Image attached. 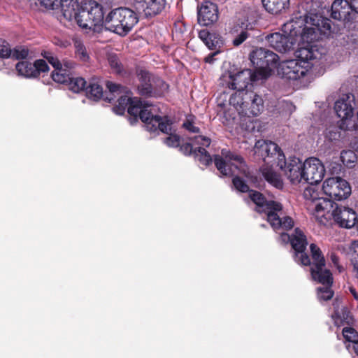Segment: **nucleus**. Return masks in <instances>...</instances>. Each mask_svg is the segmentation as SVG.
Listing matches in <instances>:
<instances>
[{"label": "nucleus", "instance_id": "f704fd0d", "mask_svg": "<svg viewBox=\"0 0 358 358\" xmlns=\"http://www.w3.org/2000/svg\"><path fill=\"white\" fill-rule=\"evenodd\" d=\"M143 106V104L141 100L134 98L127 108L128 113L136 119L137 116H139Z\"/></svg>", "mask_w": 358, "mask_h": 358}, {"label": "nucleus", "instance_id": "393cba45", "mask_svg": "<svg viewBox=\"0 0 358 358\" xmlns=\"http://www.w3.org/2000/svg\"><path fill=\"white\" fill-rule=\"evenodd\" d=\"M44 57L55 68L52 73V78L55 82L67 84L70 80L71 73L66 69L61 68V62L50 52H45Z\"/></svg>", "mask_w": 358, "mask_h": 358}, {"label": "nucleus", "instance_id": "f257e3e1", "mask_svg": "<svg viewBox=\"0 0 358 358\" xmlns=\"http://www.w3.org/2000/svg\"><path fill=\"white\" fill-rule=\"evenodd\" d=\"M221 154V156L214 157L215 165L217 170L226 176L234 175L236 171L245 176L246 180L238 176L234 178L233 184L235 188L241 192H249L251 200L256 205V210L265 214L268 222L273 230L278 231L292 229L294 227V221L292 217L284 215L280 203L267 200L262 193L250 190L247 182H255V180L248 171L243 159L240 155L227 150H222Z\"/></svg>", "mask_w": 358, "mask_h": 358}, {"label": "nucleus", "instance_id": "423d86ee", "mask_svg": "<svg viewBox=\"0 0 358 358\" xmlns=\"http://www.w3.org/2000/svg\"><path fill=\"white\" fill-rule=\"evenodd\" d=\"M229 104L243 117L257 116L263 110L261 96L252 91L236 90L229 99Z\"/></svg>", "mask_w": 358, "mask_h": 358}, {"label": "nucleus", "instance_id": "58836bf2", "mask_svg": "<svg viewBox=\"0 0 358 358\" xmlns=\"http://www.w3.org/2000/svg\"><path fill=\"white\" fill-rule=\"evenodd\" d=\"M108 63L111 69L117 73L122 71V66L119 61L118 57L115 55H111L108 57Z\"/></svg>", "mask_w": 358, "mask_h": 358}, {"label": "nucleus", "instance_id": "ddd939ff", "mask_svg": "<svg viewBox=\"0 0 358 358\" xmlns=\"http://www.w3.org/2000/svg\"><path fill=\"white\" fill-rule=\"evenodd\" d=\"M139 117L145 124L146 129L149 131L159 130L164 134H169L171 131V122L167 117L153 115L151 110L145 105L141 110Z\"/></svg>", "mask_w": 358, "mask_h": 358}, {"label": "nucleus", "instance_id": "39448f33", "mask_svg": "<svg viewBox=\"0 0 358 358\" xmlns=\"http://www.w3.org/2000/svg\"><path fill=\"white\" fill-rule=\"evenodd\" d=\"M73 19L86 33L90 31L99 32L103 24H105L102 6L92 0L85 1L79 8H75V15L72 16Z\"/></svg>", "mask_w": 358, "mask_h": 358}, {"label": "nucleus", "instance_id": "a18cd8bd", "mask_svg": "<svg viewBox=\"0 0 358 358\" xmlns=\"http://www.w3.org/2000/svg\"><path fill=\"white\" fill-rule=\"evenodd\" d=\"M352 262L354 266L355 275L358 278V241L353 244V253L352 255Z\"/></svg>", "mask_w": 358, "mask_h": 358}, {"label": "nucleus", "instance_id": "c756f323", "mask_svg": "<svg viewBox=\"0 0 358 358\" xmlns=\"http://www.w3.org/2000/svg\"><path fill=\"white\" fill-rule=\"evenodd\" d=\"M289 3V0H262L265 9L271 13H278L285 9Z\"/></svg>", "mask_w": 358, "mask_h": 358}, {"label": "nucleus", "instance_id": "79ce46f5", "mask_svg": "<svg viewBox=\"0 0 358 358\" xmlns=\"http://www.w3.org/2000/svg\"><path fill=\"white\" fill-rule=\"evenodd\" d=\"M29 55L28 50L22 47L15 48L12 50L11 56L16 59H25Z\"/></svg>", "mask_w": 358, "mask_h": 358}, {"label": "nucleus", "instance_id": "bb28decb", "mask_svg": "<svg viewBox=\"0 0 358 358\" xmlns=\"http://www.w3.org/2000/svg\"><path fill=\"white\" fill-rule=\"evenodd\" d=\"M334 313L332 315V319L335 325L341 326L345 324H350L352 322V317L350 313L344 306L340 307L338 302L334 303Z\"/></svg>", "mask_w": 358, "mask_h": 358}, {"label": "nucleus", "instance_id": "37998d69", "mask_svg": "<svg viewBox=\"0 0 358 358\" xmlns=\"http://www.w3.org/2000/svg\"><path fill=\"white\" fill-rule=\"evenodd\" d=\"M325 137L328 141L334 142L340 138L341 133L336 127L329 128L327 129Z\"/></svg>", "mask_w": 358, "mask_h": 358}, {"label": "nucleus", "instance_id": "4d7b16f0", "mask_svg": "<svg viewBox=\"0 0 358 358\" xmlns=\"http://www.w3.org/2000/svg\"><path fill=\"white\" fill-rule=\"evenodd\" d=\"M285 105L288 108H293V110L295 109V106H292V103H290L286 102Z\"/></svg>", "mask_w": 358, "mask_h": 358}, {"label": "nucleus", "instance_id": "09e8293b", "mask_svg": "<svg viewBox=\"0 0 358 358\" xmlns=\"http://www.w3.org/2000/svg\"><path fill=\"white\" fill-rule=\"evenodd\" d=\"M180 150L183 154L186 155H189L192 153H194V151L193 145L189 143H187L182 145L180 148Z\"/></svg>", "mask_w": 358, "mask_h": 358}, {"label": "nucleus", "instance_id": "4c0bfd02", "mask_svg": "<svg viewBox=\"0 0 358 358\" xmlns=\"http://www.w3.org/2000/svg\"><path fill=\"white\" fill-rule=\"evenodd\" d=\"M343 335L344 338L350 342H355L358 340L357 332L352 327H345L343 329Z\"/></svg>", "mask_w": 358, "mask_h": 358}, {"label": "nucleus", "instance_id": "6e6d98bb", "mask_svg": "<svg viewBox=\"0 0 358 358\" xmlns=\"http://www.w3.org/2000/svg\"><path fill=\"white\" fill-rule=\"evenodd\" d=\"M353 349L355 352L358 355V340L357 341L353 342Z\"/></svg>", "mask_w": 358, "mask_h": 358}, {"label": "nucleus", "instance_id": "cd10ccee", "mask_svg": "<svg viewBox=\"0 0 358 358\" xmlns=\"http://www.w3.org/2000/svg\"><path fill=\"white\" fill-rule=\"evenodd\" d=\"M63 16L71 21L73 14L75 15V8L82 6L86 0H60Z\"/></svg>", "mask_w": 358, "mask_h": 358}, {"label": "nucleus", "instance_id": "c9c22d12", "mask_svg": "<svg viewBox=\"0 0 358 358\" xmlns=\"http://www.w3.org/2000/svg\"><path fill=\"white\" fill-rule=\"evenodd\" d=\"M224 45L222 38L216 33L211 34V36L208 42H207V47L210 50H220Z\"/></svg>", "mask_w": 358, "mask_h": 358}, {"label": "nucleus", "instance_id": "5fc2aeb1", "mask_svg": "<svg viewBox=\"0 0 358 358\" xmlns=\"http://www.w3.org/2000/svg\"><path fill=\"white\" fill-rule=\"evenodd\" d=\"M350 293L352 295L355 300L358 301V291L353 287H349Z\"/></svg>", "mask_w": 358, "mask_h": 358}, {"label": "nucleus", "instance_id": "13d9d810", "mask_svg": "<svg viewBox=\"0 0 358 358\" xmlns=\"http://www.w3.org/2000/svg\"><path fill=\"white\" fill-rule=\"evenodd\" d=\"M357 119H358V111H357Z\"/></svg>", "mask_w": 358, "mask_h": 358}, {"label": "nucleus", "instance_id": "0eeeda50", "mask_svg": "<svg viewBox=\"0 0 358 358\" xmlns=\"http://www.w3.org/2000/svg\"><path fill=\"white\" fill-rule=\"evenodd\" d=\"M303 196L307 201V209L310 213L320 224L326 225L330 220V211L334 202L320 197V193L313 186L306 187Z\"/></svg>", "mask_w": 358, "mask_h": 358}, {"label": "nucleus", "instance_id": "b1692460", "mask_svg": "<svg viewBox=\"0 0 358 358\" xmlns=\"http://www.w3.org/2000/svg\"><path fill=\"white\" fill-rule=\"evenodd\" d=\"M194 145H200L198 148H195L194 154L201 164L208 166L212 162V157L209 153L203 147H208L210 144V139L204 136H196L190 139Z\"/></svg>", "mask_w": 358, "mask_h": 358}, {"label": "nucleus", "instance_id": "f8f14e48", "mask_svg": "<svg viewBox=\"0 0 358 358\" xmlns=\"http://www.w3.org/2000/svg\"><path fill=\"white\" fill-rule=\"evenodd\" d=\"M324 193L329 199L341 201L347 199L351 194V187L345 180L340 177H332L324 180L322 185Z\"/></svg>", "mask_w": 358, "mask_h": 358}, {"label": "nucleus", "instance_id": "5701e85b", "mask_svg": "<svg viewBox=\"0 0 358 358\" xmlns=\"http://www.w3.org/2000/svg\"><path fill=\"white\" fill-rule=\"evenodd\" d=\"M166 5V0H135L134 6L146 17H152L161 13Z\"/></svg>", "mask_w": 358, "mask_h": 358}, {"label": "nucleus", "instance_id": "9d476101", "mask_svg": "<svg viewBox=\"0 0 358 358\" xmlns=\"http://www.w3.org/2000/svg\"><path fill=\"white\" fill-rule=\"evenodd\" d=\"M297 22L290 21L283 25L285 34L278 32L268 34L265 36V41L269 46L280 52H286L293 48L296 43L298 34L301 36V31L296 26Z\"/></svg>", "mask_w": 358, "mask_h": 358}, {"label": "nucleus", "instance_id": "e433bc0d", "mask_svg": "<svg viewBox=\"0 0 358 358\" xmlns=\"http://www.w3.org/2000/svg\"><path fill=\"white\" fill-rule=\"evenodd\" d=\"M12 50L8 42L0 39V57L8 58L11 56Z\"/></svg>", "mask_w": 358, "mask_h": 358}, {"label": "nucleus", "instance_id": "864d4df0", "mask_svg": "<svg viewBox=\"0 0 358 358\" xmlns=\"http://www.w3.org/2000/svg\"><path fill=\"white\" fill-rule=\"evenodd\" d=\"M38 1L45 8H51L53 6L52 0H38Z\"/></svg>", "mask_w": 358, "mask_h": 358}, {"label": "nucleus", "instance_id": "3c124183", "mask_svg": "<svg viewBox=\"0 0 358 358\" xmlns=\"http://www.w3.org/2000/svg\"><path fill=\"white\" fill-rule=\"evenodd\" d=\"M220 52V50H216L215 52L209 54L208 56H206L204 59V61L206 63L213 64L215 61V56L217 55Z\"/></svg>", "mask_w": 358, "mask_h": 358}, {"label": "nucleus", "instance_id": "473e14b6", "mask_svg": "<svg viewBox=\"0 0 358 358\" xmlns=\"http://www.w3.org/2000/svg\"><path fill=\"white\" fill-rule=\"evenodd\" d=\"M86 81L84 78L80 77L70 78L67 85H69V90L73 92H80V91L86 89Z\"/></svg>", "mask_w": 358, "mask_h": 358}, {"label": "nucleus", "instance_id": "6e6552de", "mask_svg": "<svg viewBox=\"0 0 358 358\" xmlns=\"http://www.w3.org/2000/svg\"><path fill=\"white\" fill-rule=\"evenodd\" d=\"M300 59H290L280 62L278 68V73L287 80H296L303 77L311 68L308 62L315 58L313 53L308 48L300 50Z\"/></svg>", "mask_w": 358, "mask_h": 358}, {"label": "nucleus", "instance_id": "9b49d317", "mask_svg": "<svg viewBox=\"0 0 358 358\" xmlns=\"http://www.w3.org/2000/svg\"><path fill=\"white\" fill-rule=\"evenodd\" d=\"M354 96L348 94L338 99L334 105V110L341 118L340 129L343 130H356L358 126L354 119Z\"/></svg>", "mask_w": 358, "mask_h": 358}, {"label": "nucleus", "instance_id": "4468645a", "mask_svg": "<svg viewBox=\"0 0 358 358\" xmlns=\"http://www.w3.org/2000/svg\"><path fill=\"white\" fill-rule=\"evenodd\" d=\"M331 16L337 20L349 21L358 14V0H335L331 7Z\"/></svg>", "mask_w": 358, "mask_h": 358}, {"label": "nucleus", "instance_id": "a211bd4d", "mask_svg": "<svg viewBox=\"0 0 358 358\" xmlns=\"http://www.w3.org/2000/svg\"><path fill=\"white\" fill-rule=\"evenodd\" d=\"M341 227L350 229L355 226L357 215L355 211L345 206H339L334 203V207L330 211V218Z\"/></svg>", "mask_w": 358, "mask_h": 358}, {"label": "nucleus", "instance_id": "1a4fd4ad", "mask_svg": "<svg viewBox=\"0 0 358 358\" xmlns=\"http://www.w3.org/2000/svg\"><path fill=\"white\" fill-rule=\"evenodd\" d=\"M138 18L136 13L127 8H119L109 13L105 18L107 29L119 35L127 34L136 24Z\"/></svg>", "mask_w": 358, "mask_h": 358}, {"label": "nucleus", "instance_id": "f03ea898", "mask_svg": "<svg viewBox=\"0 0 358 358\" xmlns=\"http://www.w3.org/2000/svg\"><path fill=\"white\" fill-rule=\"evenodd\" d=\"M280 241L283 243H290L294 250V258L296 262L304 266H311L310 272L314 280L325 287L317 289V297L320 301H327L332 298L333 291L330 287L333 283V277L330 271L325 267V259L320 248L314 243L310 245L311 264L309 256L305 252L308 245L306 237L299 228L295 229L294 233L289 236L287 233L279 232Z\"/></svg>", "mask_w": 358, "mask_h": 358}, {"label": "nucleus", "instance_id": "de8ad7c7", "mask_svg": "<svg viewBox=\"0 0 358 358\" xmlns=\"http://www.w3.org/2000/svg\"><path fill=\"white\" fill-rule=\"evenodd\" d=\"M61 68L63 69H66V72L70 73L71 69H73L76 65L75 62L73 60H67L64 59L61 62Z\"/></svg>", "mask_w": 358, "mask_h": 358}, {"label": "nucleus", "instance_id": "f3484780", "mask_svg": "<svg viewBox=\"0 0 358 358\" xmlns=\"http://www.w3.org/2000/svg\"><path fill=\"white\" fill-rule=\"evenodd\" d=\"M304 182L317 184L324 176V167L320 159L315 157L307 159L303 163Z\"/></svg>", "mask_w": 358, "mask_h": 358}, {"label": "nucleus", "instance_id": "4be33fe9", "mask_svg": "<svg viewBox=\"0 0 358 358\" xmlns=\"http://www.w3.org/2000/svg\"><path fill=\"white\" fill-rule=\"evenodd\" d=\"M218 19V8L210 1H205L198 8V22L202 26H208Z\"/></svg>", "mask_w": 358, "mask_h": 358}, {"label": "nucleus", "instance_id": "2f4dec72", "mask_svg": "<svg viewBox=\"0 0 358 358\" xmlns=\"http://www.w3.org/2000/svg\"><path fill=\"white\" fill-rule=\"evenodd\" d=\"M76 55L83 62H87L90 59L86 48L80 39L73 40Z\"/></svg>", "mask_w": 358, "mask_h": 358}, {"label": "nucleus", "instance_id": "72a5a7b5", "mask_svg": "<svg viewBox=\"0 0 358 358\" xmlns=\"http://www.w3.org/2000/svg\"><path fill=\"white\" fill-rule=\"evenodd\" d=\"M340 158L343 164L348 167H352L357 161V156L352 150H343Z\"/></svg>", "mask_w": 358, "mask_h": 358}, {"label": "nucleus", "instance_id": "c85d7f7f", "mask_svg": "<svg viewBox=\"0 0 358 358\" xmlns=\"http://www.w3.org/2000/svg\"><path fill=\"white\" fill-rule=\"evenodd\" d=\"M19 76L27 78L37 77V70L33 63L28 61L19 62L15 65Z\"/></svg>", "mask_w": 358, "mask_h": 358}, {"label": "nucleus", "instance_id": "603ef678", "mask_svg": "<svg viewBox=\"0 0 358 358\" xmlns=\"http://www.w3.org/2000/svg\"><path fill=\"white\" fill-rule=\"evenodd\" d=\"M331 260L332 262V263L336 266H337L338 269L339 270V271L341 272V267L338 266V257L334 254V253H331Z\"/></svg>", "mask_w": 358, "mask_h": 358}, {"label": "nucleus", "instance_id": "7c9ffc66", "mask_svg": "<svg viewBox=\"0 0 358 358\" xmlns=\"http://www.w3.org/2000/svg\"><path fill=\"white\" fill-rule=\"evenodd\" d=\"M87 94L90 98L97 100L101 98L103 95V88L97 81H92L89 86L86 87Z\"/></svg>", "mask_w": 358, "mask_h": 358}, {"label": "nucleus", "instance_id": "c03bdc74", "mask_svg": "<svg viewBox=\"0 0 358 358\" xmlns=\"http://www.w3.org/2000/svg\"><path fill=\"white\" fill-rule=\"evenodd\" d=\"M180 141L179 136L170 133V135L164 140V143L169 147L175 148L179 146Z\"/></svg>", "mask_w": 358, "mask_h": 358}, {"label": "nucleus", "instance_id": "7ed1b4c3", "mask_svg": "<svg viewBox=\"0 0 358 358\" xmlns=\"http://www.w3.org/2000/svg\"><path fill=\"white\" fill-rule=\"evenodd\" d=\"M300 12L304 13L300 15L299 28L303 27L301 33V39L303 43L310 44L318 41L322 36H330L332 34H338V29L328 18L322 17L317 14L313 0H305L299 6Z\"/></svg>", "mask_w": 358, "mask_h": 358}, {"label": "nucleus", "instance_id": "20e7f679", "mask_svg": "<svg viewBox=\"0 0 358 358\" xmlns=\"http://www.w3.org/2000/svg\"><path fill=\"white\" fill-rule=\"evenodd\" d=\"M254 151L265 162L260 169L262 176L273 187L282 189L283 182L281 176L273 168L274 164L282 167L285 164V155L279 146L272 141L261 139L256 141Z\"/></svg>", "mask_w": 358, "mask_h": 358}, {"label": "nucleus", "instance_id": "49530a36", "mask_svg": "<svg viewBox=\"0 0 358 358\" xmlns=\"http://www.w3.org/2000/svg\"><path fill=\"white\" fill-rule=\"evenodd\" d=\"M33 64L35 66L36 69L37 70V76H39L40 73H44L49 70V67L47 62L43 59L36 60L35 62Z\"/></svg>", "mask_w": 358, "mask_h": 358}, {"label": "nucleus", "instance_id": "2eb2a0df", "mask_svg": "<svg viewBox=\"0 0 358 358\" xmlns=\"http://www.w3.org/2000/svg\"><path fill=\"white\" fill-rule=\"evenodd\" d=\"M257 79V76L250 69H244L234 75H224L221 78L229 89L241 91H245V89L251 82Z\"/></svg>", "mask_w": 358, "mask_h": 358}, {"label": "nucleus", "instance_id": "6ab92c4d", "mask_svg": "<svg viewBox=\"0 0 358 358\" xmlns=\"http://www.w3.org/2000/svg\"><path fill=\"white\" fill-rule=\"evenodd\" d=\"M254 29V23L250 22L248 16L238 17L236 23L231 29V34L234 38L232 43L234 46H239L250 36V31Z\"/></svg>", "mask_w": 358, "mask_h": 358}, {"label": "nucleus", "instance_id": "8fccbe9b", "mask_svg": "<svg viewBox=\"0 0 358 358\" xmlns=\"http://www.w3.org/2000/svg\"><path fill=\"white\" fill-rule=\"evenodd\" d=\"M211 34L207 30H201L199 33V36L202 41L207 45V42L209 41Z\"/></svg>", "mask_w": 358, "mask_h": 358}, {"label": "nucleus", "instance_id": "a878e982", "mask_svg": "<svg viewBox=\"0 0 358 358\" xmlns=\"http://www.w3.org/2000/svg\"><path fill=\"white\" fill-rule=\"evenodd\" d=\"M139 84L138 85V91L139 94L145 96H156L155 87L151 83L150 74L145 71H140L138 73Z\"/></svg>", "mask_w": 358, "mask_h": 358}, {"label": "nucleus", "instance_id": "a19ab883", "mask_svg": "<svg viewBox=\"0 0 358 358\" xmlns=\"http://www.w3.org/2000/svg\"><path fill=\"white\" fill-rule=\"evenodd\" d=\"M183 128L192 133H199V128L194 125V117L189 116L182 124Z\"/></svg>", "mask_w": 358, "mask_h": 358}, {"label": "nucleus", "instance_id": "aec40b11", "mask_svg": "<svg viewBox=\"0 0 358 358\" xmlns=\"http://www.w3.org/2000/svg\"><path fill=\"white\" fill-rule=\"evenodd\" d=\"M106 87L112 94L116 93L120 95L117 99V105L113 107V111L117 115L124 114L127 107L128 108L133 99L131 97V92L125 87L108 81Z\"/></svg>", "mask_w": 358, "mask_h": 358}, {"label": "nucleus", "instance_id": "412c9836", "mask_svg": "<svg viewBox=\"0 0 358 358\" xmlns=\"http://www.w3.org/2000/svg\"><path fill=\"white\" fill-rule=\"evenodd\" d=\"M279 168L284 171L285 175L292 184L304 182L303 163L299 158H290L288 162L285 158V164Z\"/></svg>", "mask_w": 358, "mask_h": 358}, {"label": "nucleus", "instance_id": "ea45409f", "mask_svg": "<svg viewBox=\"0 0 358 358\" xmlns=\"http://www.w3.org/2000/svg\"><path fill=\"white\" fill-rule=\"evenodd\" d=\"M155 91L156 92L157 96H162L164 92H167L169 89V85L165 82H164L161 79H157L155 82Z\"/></svg>", "mask_w": 358, "mask_h": 358}, {"label": "nucleus", "instance_id": "dca6fc26", "mask_svg": "<svg viewBox=\"0 0 358 358\" xmlns=\"http://www.w3.org/2000/svg\"><path fill=\"white\" fill-rule=\"evenodd\" d=\"M251 62L259 69L271 71L277 66L278 56L273 52L263 48L253 50L250 55Z\"/></svg>", "mask_w": 358, "mask_h": 358}]
</instances>
